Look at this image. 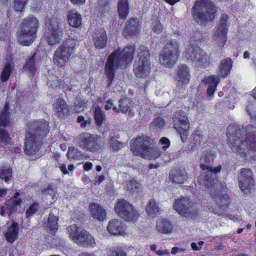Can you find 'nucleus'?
Returning <instances> with one entry per match:
<instances>
[{
    "label": "nucleus",
    "mask_w": 256,
    "mask_h": 256,
    "mask_svg": "<svg viewBox=\"0 0 256 256\" xmlns=\"http://www.w3.org/2000/svg\"><path fill=\"white\" fill-rule=\"evenodd\" d=\"M157 229L162 234H170L172 230V225L170 222L167 220L162 218L157 222Z\"/></svg>",
    "instance_id": "nucleus-32"
},
{
    "label": "nucleus",
    "mask_w": 256,
    "mask_h": 256,
    "mask_svg": "<svg viewBox=\"0 0 256 256\" xmlns=\"http://www.w3.org/2000/svg\"><path fill=\"white\" fill-rule=\"evenodd\" d=\"M70 238L78 245L84 246L88 238L87 232L84 228L72 224L67 228Z\"/></svg>",
    "instance_id": "nucleus-16"
},
{
    "label": "nucleus",
    "mask_w": 256,
    "mask_h": 256,
    "mask_svg": "<svg viewBox=\"0 0 256 256\" xmlns=\"http://www.w3.org/2000/svg\"><path fill=\"white\" fill-rule=\"evenodd\" d=\"M170 178L176 184H183L186 180V175L184 170L174 169L170 171Z\"/></svg>",
    "instance_id": "nucleus-31"
},
{
    "label": "nucleus",
    "mask_w": 256,
    "mask_h": 256,
    "mask_svg": "<svg viewBox=\"0 0 256 256\" xmlns=\"http://www.w3.org/2000/svg\"><path fill=\"white\" fill-rule=\"evenodd\" d=\"M174 208L182 216L188 218H195L198 215L197 209L191 205L190 200L187 197L182 196L177 199L174 204Z\"/></svg>",
    "instance_id": "nucleus-13"
},
{
    "label": "nucleus",
    "mask_w": 256,
    "mask_h": 256,
    "mask_svg": "<svg viewBox=\"0 0 256 256\" xmlns=\"http://www.w3.org/2000/svg\"><path fill=\"white\" fill-rule=\"evenodd\" d=\"M20 194L18 192H16L14 197L8 200L6 202L7 207L6 209L2 208L0 214L4 216L5 213L8 214V216L17 211V207L20 206L22 200L20 198Z\"/></svg>",
    "instance_id": "nucleus-18"
},
{
    "label": "nucleus",
    "mask_w": 256,
    "mask_h": 256,
    "mask_svg": "<svg viewBox=\"0 0 256 256\" xmlns=\"http://www.w3.org/2000/svg\"><path fill=\"white\" fill-rule=\"evenodd\" d=\"M156 142L148 137L141 136L132 141L130 150L136 155L149 160L156 159L160 155L158 148H154Z\"/></svg>",
    "instance_id": "nucleus-5"
},
{
    "label": "nucleus",
    "mask_w": 256,
    "mask_h": 256,
    "mask_svg": "<svg viewBox=\"0 0 256 256\" xmlns=\"http://www.w3.org/2000/svg\"><path fill=\"white\" fill-rule=\"evenodd\" d=\"M36 53L34 52L23 67L24 70L27 72L30 76H34L36 72Z\"/></svg>",
    "instance_id": "nucleus-34"
},
{
    "label": "nucleus",
    "mask_w": 256,
    "mask_h": 256,
    "mask_svg": "<svg viewBox=\"0 0 256 256\" xmlns=\"http://www.w3.org/2000/svg\"><path fill=\"white\" fill-rule=\"evenodd\" d=\"M12 66L10 64L5 65L0 76L2 82H6L8 80L12 72Z\"/></svg>",
    "instance_id": "nucleus-46"
},
{
    "label": "nucleus",
    "mask_w": 256,
    "mask_h": 256,
    "mask_svg": "<svg viewBox=\"0 0 256 256\" xmlns=\"http://www.w3.org/2000/svg\"><path fill=\"white\" fill-rule=\"evenodd\" d=\"M67 156L68 158L73 160H80L82 157L80 154V152L78 148H70L68 149Z\"/></svg>",
    "instance_id": "nucleus-47"
},
{
    "label": "nucleus",
    "mask_w": 256,
    "mask_h": 256,
    "mask_svg": "<svg viewBox=\"0 0 256 256\" xmlns=\"http://www.w3.org/2000/svg\"><path fill=\"white\" fill-rule=\"evenodd\" d=\"M93 41L96 48L100 49L105 47L107 41L105 30L102 28L96 30L93 34Z\"/></svg>",
    "instance_id": "nucleus-22"
},
{
    "label": "nucleus",
    "mask_w": 256,
    "mask_h": 256,
    "mask_svg": "<svg viewBox=\"0 0 256 256\" xmlns=\"http://www.w3.org/2000/svg\"><path fill=\"white\" fill-rule=\"evenodd\" d=\"M140 31V26L138 18H130L125 24L123 34L126 38H128L137 34Z\"/></svg>",
    "instance_id": "nucleus-19"
},
{
    "label": "nucleus",
    "mask_w": 256,
    "mask_h": 256,
    "mask_svg": "<svg viewBox=\"0 0 256 256\" xmlns=\"http://www.w3.org/2000/svg\"><path fill=\"white\" fill-rule=\"evenodd\" d=\"M101 136L89 133L80 134L76 139L78 145L84 150L95 152L98 151L102 146Z\"/></svg>",
    "instance_id": "nucleus-11"
},
{
    "label": "nucleus",
    "mask_w": 256,
    "mask_h": 256,
    "mask_svg": "<svg viewBox=\"0 0 256 256\" xmlns=\"http://www.w3.org/2000/svg\"><path fill=\"white\" fill-rule=\"evenodd\" d=\"M218 75H212L204 79V82L208 86L207 94L209 96H212L216 90V87L220 82Z\"/></svg>",
    "instance_id": "nucleus-28"
},
{
    "label": "nucleus",
    "mask_w": 256,
    "mask_h": 256,
    "mask_svg": "<svg viewBox=\"0 0 256 256\" xmlns=\"http://www.w3.org/2000/svg\"><path fill=\"white\" fill-rule=\"evenodd\" d=\"M26 130L24 151L28 155L36 154L40 148L42 141L48 133V126L44 120L30 122Z\"/></svg>",
    "instance_id": "nucleus-2"
},
{
    "label": "nucleus",
    "mask_w": 256,
    "mask_h": 256,
    "mask_svg": "<svg viewBox=\"0 0 256 256\" xmlns=\"http://www.w3.org/2000/svg\"><path fill=\"white\" fill-rule=\"evenodd\" d=\"M56 210H53L49 214L48 218L47 220V222H43L44 226L50 228L51 230H56L58 226L57 216L54 215L56 213Z\"/></svg>",
    "instance_id": "nucleus-35"
},
{
    "label": "nucleus",
    "mask_w": 256,
    "mask_h": 256,
    "mask_svg": "<svg viewBox=\"0 0 256 256\" xmlns=\"http://www.w3.org/2000/svg\"><path fill=\"white\" fill-rule=\"evenodd\" d=\"M132 205L127 200L124 199H120L117 200L116 204L114 206L116 212L122 218H123L125 214L128 212L129 209H130Z\"/></svg>",
    "instance_id": "nucleus-27"
},
{
    "label": "nucleus",
    "mask_w": 256,
    "mask_h": 256,
    "mask_svg": "<svg viewBox=\"0 0 256 256\" xmlns=\"http://www.w3.org/2000/svg\"><path fill=\"white\" fill-rule=\"evenodd\" d=\"M26 0H15L14 7L18 12H21L26 4Z\"/></svg>",
    "instance_id": "nucleus-53"
},
{
    "label": "nucleus",
    "mask_w": 256,
    "mask_h": 256,
    "mask_svg": "<svg viewBox=\"0 0 256 256\" xmlns=\"http://www.w3.org/2000/svg\"><path fill=\"white\" fill-rule=\"evenodd\" d=\"M165 125L164 120L162 118H156L150 124V128L153 130L162 128Z\"/></svg>",
    "instance_id": "nucleus-48"
},
{
    "label": "nucleus",
    "mask_w": 256,
    "mask_h": 256,
    "mask_svg": "<svg viewBox=\"0 0 256 256\" xmlns=\"http://www.w3.org/2000/svg\"><path fill=\"white\" fill-rule=\"evenodd\" d=\"M189 128L179 127L176 128L180 135L181 140L184 142L187 139L188 130Z\"/></svg>",
    "instance_id": "nucleus-51"
},
{
    "label": "nucleus",
    "mask_w": 256,
    "mask_h": 256,
    "mask_svg": "<svg viewBox=\"0 0 256 256\" xmlns=\"http://www.w3.org/2000/svg\"><path fill=\"white\" fill-rule=\"evenodd\" d=\"M110 147L115 151H118L122 147V143L117 140L113 136H110Z\"/></svg>",
    "instance_id": "nucleus-49"
},
{
    "label": "nucleus",
    "mask_w": 256,
    "mask_h": 256,
    "mask_svg": "<svg viewBox=\"0 0 256 256\" xmlns=\"http://www.w3.org/2000/svg\"><path fill=\"white\" fill-rule=\"evenodd\" d=\"M63 24L56 18H50L46 22V32L44 36L50 45L58 43L61 40L63 34Z\"/></svg>",
    "instance_id": "nucleus-8"
},
{
    "label": "nucleus",
    "mask_w": 256,
    "mask_h": 256,
    "mask_svg": "<svg viewBox=\"0 0 256 256\" xmlns=\"http://www.w3.org/2000/svg\"><path fill=\"white\" fill-rule=\"evenodd\" d=\"M157 254L162 256L163 255H168L169 254V252L168 250H158L156 251Z\"/></svg>",
    "instance_id": "nucleus-62"
},
{
    "label": "nucleus",
    "mask_w": 256,
    "mask_h": 256,
    "mask_svg": "<svg viewBox=\"0 0 256 256\" xmlns=\"http://www.w3.org/2000/svg\"><path fill=\"white\" fill-rule=\"evenodd\" d=\"M178 43L176 40L168 42L162 50L159 59L162 64L168 68L176 63L180 54Z\"/></svg>",
    "instance_id": "nucleus-9"
},
{
    "label": "nucleus",
    "mask_w": 256,
    "mask_h": 256,
    "mask_svg": "<svg viewBox=\"0 0 256 256\" xmlns=\"http://www.w3.org/2000/svg\"><path fill=\"white\" fill-rule=\"evenodd\" d=\"M139 216L138 212L132 206L130 209H129L124 216L122 218L128 222H134L138 220Z\"/></svg>",
    "instance_id": "nucleus-39"
},
{
    "label": "nucleus",
    "mask_w": 256,
    "mask_h": 256,
    "mask_svg": "<svg viewBox=\"0 0 256 256\" xmlns=\"http://www.w3.org/2000/svg\"><path fill=\"white\" fill-rule=\"evenodd\" d=\"M175 79L178 82V86L181 85V88H179L180 90H182L184 85L185 86L189 82L190 70L186 64H181L179 66Z\"/></svg>",
    "instance_id": "nucleus-17"
},
{
    "label": "nucleus",
    "mask_w": 256,
    "mask_h": 256,
    "mask_svg": "<svg viewBox=\"0 0 256 256\" xmlns=\"http://www.w3.org/2000/svg\"><path fill=\"white\" fill-rule=\"evenodd\" d=\"M68 19L69 24L72 27L78 28L81 24V15L73 11L69 12Z\"/></svg>",
    "instance_id": "nucleus-37"
},
{
    "label": "nucleus",
    "mask_w": 256,
    "mask_h": 256,
    "mask_svg": "<svg viewBox=\"0 0 256 256\" xmlns=\"http://www.w3.org/2000/svg\"><path fill=\"white\" fill-rule=\"evenodd\" d=\"M187 252V250L185 248H178V247H174L172 248L171 253L172 254H177L178 252Z\"/></svg>",
    "instance_id": "nucleus-59"
},
{
    "label": "nucleus",
    "mask_w": 256,
    "mask_h": 256,
    "mask_svg": "<svg viewBox=\"0 0 256 256\" xmlns=\"http://www.w3.org/2000/svg\"><path fill=\"white\" fill-rule=\"evenodd\" d=\"M214 155L213 153L207 152L200 158V167L202 169L198 182L202 186L210 187L218 182L216 174L221 170V166L216 168L211 167Z\"/></svg>",
    "instance_id": "nucleus-4"
},
{
    "label": "nucleus",
    "mask_w": 256,
    "mask_h": 256,
    "mask_svg": "<svg viewBox=\"0 0 256 256\" xmlns=\"http://www.w3.org/2000/svg\"><path fill=\"white\" fill-rule=\"evenodd\" d=\"M38 20L36 17H28L24 19L22 22L21 30L36 32L38 28Z\"/></svg>",
    "instance_id": "nucleus-26"
},
{
    "label": "nucleus",
    "mask_w": 256,
    "mask_h": 256,
    "mask_svg": "<svg viewBox=\"0 0 256 256\" xmlns=\"http://www.w3.org/2000/svg\"><path fill=\"white\" fill-rule=\"evenodd\" d=\"M40 208V206L38 204L34 203L32 204L26 212V218H28L33 215Z\"/></svg>",
    "instance_id": "nucleus-50"
},
{
    "label": "nucleus",
    "mask_w": 256,
    "mask_h": 256,
    "mask_svg": "<svg viewBox=\"0 0 256 256\" xmlns=\"http://www.w3.org/2000/svg\"><path fill=\"white\" fill-rule=\"evenodd\" d=\"M118 11L120 18L125 19L128 14V0H120L118 3Z\"/></svg>",
    "instance_id": "nucleus-38"
},
{
    "label": "nucleus",
    "mask_w": 256,
    "mask_h": 256,
    "mask_svg": "<svg viewBox=\"0 0 256 256\" xmlns=\"http://www.w3.org/2000/svg\"><path fill=\"white\" fill-rule=\"evenodd\" d=\"M232 68V59L228 58L222 60L217 70V75L221 78H226L230 74Z\"/></svg>",
    "instance_id": "nucleus-24"
},
{
    "label": "nucleus",
    "mask_w": 256,
    "mask_h": 256,
    "mask_svg": "<svg viewBox=\"0 0 256 256\" xmlns=\"http://www.w3.org/2000/svg\"><path fill=\"white\" fill-rule=\"evenodd\" d=\"M152 30L156 34H160L162 29V25L158 22H155L152 26Z\"/></svg>",
    "instance_id": "nucleus-54"
},
{
    "label": "nucleus",
    "mask_w": 256,
    "mask_h": 256,
    "mask_svg": "<svg viewBox=\"0 0 256 256\" xmlns=\"http://www.w3.org/2000/svg\"><path fill=\"white\" fill-rule=\"evenodd\" d=\"M76 42L74 39L68 38L56 50L54 56L55 64L63 66L68 62Z\"/></svg>",
    "instance_id": "nucleus-10"
},
{
    "label": "nucleus",
    "mask_w": 256,
    "mask_h": 256,
    "mask_svg": "<svg viewBox=\"0 0 256 256\" xmlns=\"http://www.w3.org/2000/svg\"><path fill=\"white\" fill-rule=\"evenodd\" d=\"M215 12V6L209 0H196L192 9L194 20L200 25L212 22Z\"/></svg>",
    "instance_id": "nucleus-6"
},
{
    "label": "nucleus",
    "mask_w": 256,
    "mask_h": 256,
    "mask_svg": "<svg viewBox=\"0 0 256 256\" xmlns=\"http://www.w3.org/2000/svg\"><path fill=\"white\" fill-rule=\"evenodd\" d=\"M184 56L188 60L204 67L208 66L210 62L209 55L196 45L188 46L186 50Z\"/></svg>",
    "instance_id": "nucleus-12"
},
{
    "label": "nucleus",
    "mask_w": 256,
    "mask_h": 256,
    "mask_svg": "<svg viewBox=\"0 0 256 256\" xmlns=\"http://www.w3.org/2000/svg\"><path fill=\"white\" fill-rule=\"evenodd\" d=\"M216 184H214L210 187H206L208 189V192L216 204L222 209H224L227 204H228V196L226 194L220 195L216 192V188H218L217 186H214Z\"/></svg>",
    "instance_id": "nucleus-21"
},
{
    "label": "nucleus",
    "mask_w": 256,
    "mask_h": 256,
    "mask_svg": "<svg viewBox=\"0 0 256 256\" xmlns=\"http://www.w3.org/2000/svg\"><path fill=\"white\" fill-rule=\"evenodd\" d=\"M238 186L245 194L250 192L254 186L252 170L250 169L242 168L238 175Z\"/></svg>",
    "instance_id": "nucleus-15"
},
{
    "label": "nucleus",
    "mask_w": 256,
    "mask_h": 256,
    "mask_svg": "<svg viewBox=\"0 0 256 256\" xmlns=\"http://www.w3.org/2000/svg\"><path fill=\"white\" fill-rule=\"evenodd\" d=\"M18 227L16 222H13L6 230L4 236L7 242L12 244L18 238Z\"/></svg>",
    "instance_id": "nucleus-30"
},
{
    "label": "nucleus",
    "mask_w": 256,
    "mask_h": 256,
    "mask_svg": "<svg viewBox=\"0 0 256 256\" xmlns=\"http://www.w3.org/2000/svg\"><path fill=\"white\" fill-rule=\"evenodd\" d=\"M53 110L56 116L60 118H64L68 116L69 108L66 102L62 98H58L53 104Z\"/></svg>",
    "instance_id": "nucleus-20"
},
{
    "label": "nucleus",
    "mask_w": 256,
    "mask_h": 256,
    "mask_svg": "<svg viewBox=\"0 0 256 256\" xmlns=\"http://www.w3.org/2000/svg\"><path fill=\"white\" fill-rule=\"evenodd\" d=\"M124 188L132 194L137 192L140 188V184L133 178L126 180L124 184Z\"/></svg>",
    "instance_id": "nucleus-40"
},
{
    "label": "nucleus",
    "mask_w": 256,
    "mask_h": 256,
    "mask_svg": "<svg viewBox=\"0 0 256 256\" xmlns=\"http://www.w3.org/2000/svg\"><path fill=\"white\" fill-rule=\"evenodd\" d=\"M254 129L250 125L247 128H240L235 125L228 126L226 134L233 151L244 156H246V150H256L255 134L249 132Z\"/></svg>",
    "instance_id": "nucleus-1"
},
{
    "label": "nucleus",
    "mask_w": 256,
    "mask_h": 256,
    "mask_svg": "<svg viewBox=\"0 0 256 256\" xmlns=\"http://www.w3.org/2000/svg\"><path fill=\"white\" fill-rule=\"evenodd\" d=\"M104 114L100 107H96L94 110V120L97 125L100 126L104 120Z\"/></svg>",
    "instance_id": "nucleus-45"
},
{
    "label": "nucleus",
    "mask_w": 256,
    "mask_h": 256,
    "mask_svg": "<svg viewBox=\"0 0 256 256\" xmlns=\"http://www.w3.org/2000/svg\"><path fill=\"white\" fill-rule=\"evenodd\" d=\"M107 0H99L98 8L100 10H102L107 6Z\"/></svg>",
    "instance_id": "nucleus-58"
},
{
    "label": "nucleus",
    "mask_w": 256,
    "mask_h": 256,
    "mask_svg": "<svg viewBox=\"0 0 256 256\" xmlns=\"http://www.w3.org/2000/svg\"><path fill=\"white\" fill-rule=\"evenodd\" d=\"M114 106L111 100H108L106 102V104L104 106V108L106 110H108L110 109L112 107L113 108Z\"/></svg>",
    "instance_id": "nucleus-61"
},
{
    "label": "nucleus",
    "mask_w": 256,
    "mask_h": 256,
    "mask_svg": "<svg viewBox=\"0 0 256 256\" xmlns=\"http://www.w3.org/2000/svg\"><path fill=\"white\" fill-rule=\"evenodd\" d=\"M194 146H192V148H195L196 146L200 143L202 140V135L198 132L192 134Z\"/></svg>",
    "instance_id": "nucleus-52"
},
{
    "label": "nucleus",
    "mask_w": 256,
    "mask_h": 256,
    "mask_svg": "<svg viewBox=\"0 0 256 256\" xmlns=\"http://www.w3.org/2000/svg\"><path fill=\"white\" fill-rule=\"evenodd\" d=\"M36 37V32L21 30L19 36V40L21 44L28 46L33 42Z\"/></svg>",
    "instance_id": "nucleus-29"
},
{
    "label": "nucleus",
    "mask_w": 256,
    "mask_h": 256,
    "mask_svg": "<svg viewBox=\"0 0 256 256\" xmlns=\"http://www.w3.org/2000/svg\"><path fill=\"white\" fill-rule=\"evenodd\" d=\"M175 128L179 127L189 128V122L184 112L178 111L174 113L173 117Z\"/></svg>",
    "instance_id": "nucleus-25"
},
{
    "label": "nucleus",
    "mask_w": 256,
    "mask_h": 256,
    "mask_svg": "<svg viewBox=\"0 0 256 256\" xmlns=\"http://www.w3.org/2000/svg\"><path fill=\"white\" fill-rule=\"evenodd\" d=\"M134 52L135 46L130 45L126 46L121 51L116 50L108 56L104 68V74L108 80V87L112 84L116 68H125L133 59Z\"/></svg>",
    "instance_id": "nucleus-3"
},
{
    "label": "nucleus",
    "mask_w": 256,
    "mask_h": 256,
    "mask_svg": "<svg viewBox=\"0 0 256 256\" xmlns=\"http://www.w3.org/2000/svg\"><path fill=\"white\" fill-rule=\"evenodd\" d=\"M90 210L94 219L98 221H102L106 219V211L102 206L95 203L90 204Z\"/></svg>",
    "instance_id": "nucleus-23"
},
{
    "label": "nucleus",
    "mask_w": 256,
    "mask_h": 256,
    "mask_svg": "<svg viewBox=\"0 0 256 256\" xmlns=\"http://www.w3.org/2000/svg\"><path fill=\"white\" fill-rule=\"evenodd\" d=\"M139 60L134 65V72L138 78L145 79L148 78L151 72L150 54L147 48L141 46L138 49Z\"/></svg>",
    "instance_id": "nucleus-7"
},
{
    "label": "nucleus",
    "mask_w": 256,
    "mask_h": 256,
    "mask_svg": "<svg viewBox=\"0 0 256 256\" xmlns=\"http://www.w3.org/2000/svg\"><path fill=\"white\" fill-rule=\"evenodd\" d=\"M47 85L49 87H52L53 88H54L59 86L60 87V86L59 84V82L58 80H48L47 82Z\"/></svg>",
    "instance_id": "nucleus-57"
},
{
    "label": "nucleus",
    "mask_w": 256,
    "mask_h": 256,
    "mask_svg": "<svg viewBox=\"0 0 256 256\" xmlns=\"http://www.w3.org/2000/svg\"><path fill=\"white\" fill-rule=\"evenodd\" d=\"M158 203L154 199H150L146 208L148 216L154 217L159 212Z\"/></svg>",
    "instance_id": "nucleus-36"
},
{
    "label": "nucleus",
    "mask_w": 256,
    "mask_h": 256,
    "mask_svg": "<svg viewBox=\"0 0 256 256\" xmlns=\"http://www.w3.org/2000/svg\"><path fill=\"white\" fill-rule=\"evenodd\" d=\"M5 36L6 32L4 30V28L2 27H0V40L4 39Z\"/></svg>",
    "instance_id": "nucleus-64"
},
{
    "label": "nucleus",
    "mask_w": 256,
    "mask_h": 256,
    "mask_svg": "<svg viewBox=\"0 0 256 256\" xmlns=\"http://www.w3.org/2000/svg\"><path fill=\"white\" fill-rule=\"evenodd\" d=\"M92 163H91L90 162H86L84 165V168L85 170L88 171L92 168Z\"/></svg>",
    "instance_id": "nucleus-63"
},
{
    "label": "nucleus",
    "mask_w": 256,
    "mask_h": 256,
    "mask_svg": "<svg viewBox=\"0 0 256 256\" xmlns=\"http://www.w3.org/2000/svg\"><path fill=\"white\" fill-rule=\"evenodd\" d=\"M160 142L162 144L164 145L162 147V149L164 150L166 149L170 146V141L168 138L166 137H163L161 138V139L160 140Z\"/></svg>",
    "instance_id": "nucleus-56"
},
{
    "label": "nucleus",
    "mask_w": 256,
    "mask_h": 256,
    "mask_svg": "<svg viewBox=\"0 0 256 256\" xmlns=\"http://www.w3.org/2000/svg\"><path fill=\"white\" fill-rule=\"evenodd\" d=\"M108 230L112 234L121 235L123 232L122 222L117 220H110L108 226Z\"/></svg>",
    "instance_id": "nucleus-33"
},
{
    "label": "nucleus",
    "mask_w": 256,
    "mask_h": 256,
    "mask_svg": "<svg viewBox=\"0 0 256 256\" xmlns=\"http://www.w3.org/2000/svg\"><path fill=\"white\" fill-rule=\"evenodd\" d=\"M119 108L116 106H114L113 110L116 112H121L122 113H126L130 108L128 106V100L126 99H121L118 101Z\"/></svg>",
    "instance_id": "nucleus-44"
},
{
    "label": "nucleus",
    "mask_w": 256,
    "mask_h": 256,
    "mask_svg": "<svg viewBox=\"0 0 256 256\" xmlns=\"http://www.w3.org/2000/svg\"><path fill=\"white\" fill-rule=\"evenodd\" d=\"M88 103V101L86 99L80 97H77L73 110L76 112H82L86 108Z\"/></svg>",
    "instance_id": "nucleus-41"
},
{
    "label": "nucleus",
    "mask_w": 256,
    "mask_h": 256,
    "mask_svg": "<svg viewBox=\"0 0 256 256\" xmlns=\"http://www.w3.org/2000/svg\"><path fill=\"white\" fill-rule=\"evenodd\" d=\"M228 16L227 15H222L220 22L218 26L217 30L214 34V42L220 48L224 46L227 40V32H228Z\"/></svg>",
    "instance_id": "nucleus-14"
},
{
    "label": "nucleus",
    "mask_w": 256,
    "mask_h": 256,
    "mask_svg": "<svg viewBox=\"0 0 256 256\" xmlns=\"http://www.w3.org/2000/svg\"><path fill=\"white\" fill-rule=\"evenodd\" d=\"M108 256H127L124 248L122 246L111 248L108 251Z\"/></svg>",
    "instance_id": "nucleus-43"
},
{
    "label": "nucleus",
    "mask_w": 256,
    "mask_h": 256,
    "mask_svg": "<svg viewBox=\"0 0 256 256\" xmlns=\"http://www.w3.org/2000/svg\"><path fill=\"white\" fill-rule=\"evenodd\" d=\"M96 245L94 239L92 238L90 235H88V238L86 239V246H90L94 247Z\"/></svg>",
    "instance_id": "nucleus-55"
},
{
    "label": "nucleus",
    "mask_w": 256,
    "mask_h": 256,
    "mask_svg": "<svg viewBox=\"0 0 256 256\" xmlns=\"http://www.w3.org/2000/svg\"><path fill=\"white\" fill-rule=\"evenodd\" d=\"M76 121L80 123V126L82 128H86V124H88V122L84 120V118L82 116H78Z\"/></svg>",
    "instance_id": "nucleus-60"
},
{
    "label": "nucleus",
    "mask_w": 256,
    "mask_h": 256,
    "mask_svg": "<svg viewBox=\"0 0 256 256\" xmlns=\"http://www.w3.org/2000/svg\"><path fill=\"white\" fill-rule=\"evenodd\" d=\"M12 168L7 166L0 167V178L8 182L12 176Z\"/></svg>",
    "instance_id": "nucleus-42"
}]
</instances>
